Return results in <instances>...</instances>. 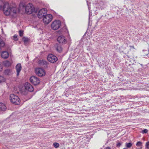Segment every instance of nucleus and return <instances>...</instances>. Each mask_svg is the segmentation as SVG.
I'll return each mask as SVG.
<instances>
[{
  "instance_id": "nucleus-1",
  "label": "nucleus",
  "mask_w": 149,
  "mask_h": 149,
  "mask_svg": "<svg viewBox=\"0 0 149 149\" xmlns=\"http://www.w3.org/2000/svg\"><path fill=\"white\" fill-rule=\"evenodd\" d=\"M3 9L4 14L6 15H10L14 17L17 12V8L11 7L8 3H3L2 0H0V10Z\"/></svg>"
},
{
  "instance_id": "nucleus-2",
  "label": "nucleus",
  "mask_w": 149,
  "mask_h": 149,
  "mask_svg": "<svg viewBox=\"0 0 149 149\" xmlns=\"http://www.w3.org/2000/svg\"><path fill=\"white\" fill-rule=\"evenodd\" d=\"M20 8H25L26 13L28 14H31L34 10V7L31 3H29L26 6L23 2H21L19 4Z\"/></svg>"
},
{
  "instance_id": "nucleus-3",
  "label": "nucleus",
  "mask_w": 149,
  "mask_h": 149,
  "mask_svg": "<svg viewBox=\"0 0 149 149\" xmlns=\"http://www.w3.org/2000/svg\"><path fill=\"white\" fill-rule=\"evenodd\" d=\"M10 102L13 103L18 105L20 104V100L18 97L14 94H11L10 95Z\"/></svg>"
},
{
  "instance_id": "nucleus-4",
  "label": "nucleus",
  "mask_w": 149,
  "mask_h": 149,
  "mask_svg": "<svg viewBox=\"0 0 149 149\" xmlns=\"http://www.w3.org/2000/svg\"><path fill=\"white\" fill-rule=\"evenodd\" d=\"M61 25V23L60 20H55L52 23L51 27L53 30H56L59 29Z\"/></svg>"
},
{
  "instance_id": "nucleus-5",
  "label": "nucleus",
  "mask_w": 149,
  "mask_h": 149,
  "mask_svg": "<svg viewBox=\"0 0 149 149\" xmlns=\"http://www.w3.org/2000/svg\"><path fill=\"white\" fill-rule=\"evenodd\" d=\"M36 74L39 77H42L45 76L46 72L45 70L41 68H36L35 69Z\"/></svg>"
},
{
  "instance_id": "nucleus-6",
  "label": "nucleus",
  "mask_w": 149,
  "mask_h": 149,
  "mask_svg": "<svg viewBox=\"0 0 149 149\" xmlns=\"http://www.w3.org/2000/svg\"><path fill=\"white\" fill-rule=\"evenodd\" d=\"M53 16L51 14H47L43 17V21L45 24H48L52 20Z\"/></svg>"
},
{
  "instance_id": "nucleus-7",
  "label": "nucleus",
  "mask_w": 149,
  "mask_h": 149,
  "mask_svg": "<svg viewBox=\"0 0 149 149\" xmlns=\"http://www.w3.org/2000/svg\"><path fill=\"white\" fill-rule=\"evenodd\" d=\"M47 10L46 8H42L40 10L38 14V16L39 18L43 17L47 14Z\"/></svg>"
},
{
  "instance_id": "nucleus-8",
  "label": "nucleus",
  "mask_w": 149,
  "mask_h": 149,
  "mask_svg": "<svg viewBox=\"0 0 149 149\" xmlns=\"http://www.w3.org/2000/svg\"><path fill=\"white\" fill-rule=\"evenodd\" d=\"M47 59L49 61L52 63L56 62L58 59L56 56L52 54H49L47 57Z\"/></svg>"
},
{
  "instance_id": "nucleus-9",
  "label": "nucleus",
  "mask_w": 149,
  "mask_h": 149,
  "mask_svg": "<svg viewBox=\"0 0 149 149\" xmlns=\"http://www.w3.org/2000/svg\"><path fill=\"white\" fill-rule=\"evenodd\" d=\"M30 82L35 85H36L40 83L39 79L35 76H32L30 78Z\"/></svg>"
},
{
  "instance_id": "nucleus-10",
  "label": "nucleus",
  "mask_w": 149,
  "mask_h": 149,
  "mask_svg": "<svg viewBox=\"0 0 149 149\" xmlns=\"http://www.w3.org/2000/svg\"><path fill=\"white\" fill-rule=\"evenodd\" d=\"M57 40L58 42L61 44H65L66 42V38L62 35L58 36Z\"/></svg>"
},
{
  "instance_id": "nucleus-11",
  "label": "nucleus",
  "mask_w": 149,
  "mask_h": 149,
  "mask_svg": "<svg viewBox=\"0 0 149 149\" xmlns=\"http://www.w3.org/2000/svg\"><path fill=\"white\" fill-rule=\"evenodd\" d=\"M25 89L29 92H32L34 89L33 86L29 83L26 82L24 85Z\"/></svg>"
},
{
  "instance_id": "nucleus-12",
  "label": "nucleus",
  "mask_w": 149,
  "mask_h": 149,
  "mask_svg": "<svg viewBox=\"0 0 149 149\" xmlns=\"http://www.w3.org/2000/svg\"><path fill=\"white\" fill-rule=\"evenodd\" d=\"M16 69L17 71V75L18 76L22 69L21 64L19 63L16 66Z\"/></svg>"
},
{
  "instance_id": "nucleus-13",
  "label": "nucleus",
  "mask_w": 149,
  "mask_h": 149,
  "mask_svg": "<svg viewBox=\"0 0 149 149\" xmlns=\"http://www.w3.org/2000/svg\"><path fill=\"white\" fill-rule=\"evenodd\" d=\"M9 56L8 53L6 51H3L1 53V56L2 58L4 59L7 58Z\"/></svg>"
},
{
  "instance_id": "nucleus-14",
  "label": "nucleus",
  "mask_w": 149,
  "mask_h": 149,
  "mask_svg": "<svg viewBox=\"0 0 149 149\" xmlns=\"http://www.w3.org/2000/svg\"><path fill=\"white\" fill-rule=\"evenodd\" d=\"M38 64L40 66L46 65L47 64V62L44 60H40L38 62Z\"/></svg>"
},
{
  "instance_id": "nucleus-15",
  "label": "nucleus",
  "mask_w": 149,
  "mask_h": 149,
  "mask_svg": "<svg viewBox=\"0 0 149 149\" xmlns=\"http://www.w3.org/2000/svg\"><path fill=\"white\" fill-rule=\"evenodd\" d=\"M55 48L57 51L58 52L61 53L62 52L63 49L61 45L58 44H56L55 45Z\"/></svg>"
},
{
  "instance_id": "nucleus-16",
  "label": "nucleus",
  "mask_w": 149,
  "mask_h": 149,
  "mask_svg": "<svg viewBox=\"0 0 149 149\" xmlns=\"http://www.w3.org/2000/svg\"><path fill=\"white\" fill-rule=\"evenodd\" d=\"M6 107L3 103L0 102V110L5 111L6 110Z\"/></svg>"
},
{
  "instance_id": "nucleus-17",
  "label": "nucleus",
  "mask_w": 149,
  "mask_h": 149,
  "mask_svg": "<svg viewBox=\"0 0 149 149\" xmlns=\"http://www.w3.org/2000/svg\"><path fill=\"white\" fill-rule=\"evenodd\" d=\"M11 63V61H5L3 62L4 65L6 67H8L10 66Z\"/></svg>"
},
{
  "instance_id": "nucleus-18",
  "label": "nucleus",
  "mask_w": 149,
  "mask_h": 149,
  "mask_svg": "<svg viewBox=\"0 0 149 149\" xmlns=\"http://www.w3.org/2000/svg\"><path fill=\"white\" fill-rule=\"evenodd\" d=\"M5 45V43L2 40L1 37L0 36V47H3Z\"/></svg>"
},
{
  "instance_id": "nucleus-19",
  "label": "nucleus",
  "mask_w": 149,
  "mask_h": 149,
  "mask_svg": "<svg viewBox=\"0 0 149 149\" xmlns=\"http://www.w3.org/2000/svg\"><path fill=\"white\" fill-rule=\"evenodd\" d=\"M22 40H23L25 45L27 44L30 40V39L28 38L25 37H24L22 38Z\"/></svg>"
},
{
  "instance_id": "nucleus-20",
  "label": "nucleus",
  "mask_w": 149,
  "mask_h": 149,
  "mask_svg": "<svg viewBox=\"0 0 149 149\" xmlns=\"http://www.w3.org/2000/svg\"><path fill=\"white\" fill-rule=\"evenodd\" d=\"M136 145L137 146L140 147L141 149L142 148V143L141 141L137 142L136 144Z\"/></svg>"
},
{
  "instance_id": "nucleus-21",
  "label": "nucleus",
  "mask_w": 149,
  "mask_h": 149,
  "mask_svg": "<svg viewBox=\"0 0 149 149\" xmlns=\"http://www.w3.org/2000/svg\"><path fill=\"white\" fill-rule=\"evenodd\" d=\"M10 73V70L7 69L5 70L4 72V74L5 75H9Z\"/></svg>"
},
{
  "instance_id": "nucleus-22",
  "label": "nucleus",
  "mask_w": 149,
  "mask_h": 149,
  "mask_svg": "<svg viewBox=\"0 0 149 149\" xmlns=\"http://www.w3.org/2000/svg\"><path fill=\"white\" fill-rule=\"evenodd\" d=\"M5 79L4 77L2 76H0V83L5 82Z\"/></svg>"
},
{
  "instance_id": "nucleus-23",
  "label": "nucleus",
  "mask_w": 149,
  "mask_h": 149,
  "mask_svg": "<svg viewBox=\"0 0 149 149\" xmlns=\"http://www.w3.org/2000/svg\"><path fill=\"white\" fill-rule=\"evenodd\" d=\"M53 146L54 147L57 148L59 146V144L57 143H55L53 144Z\"/></svg>"
},
{
  "instance_id": "nucleus-24",
  "label": "nucleus",
  "mask_w": 149,
  "mask_h": 149,
  "mask_svg": "<svg viewBox=\"0 0 149 149\" xmlns=\"http://www.w3.org/2000/svg\"><path fill=\"white\" fill-rule=\"evenodd\" d=\"M132 144L130 143H128L126 144V146L127 148H130L132 146Z\"/></svg>"
},
{
  "instance_id": "nucleus-25",
  "label": "nucleus",
  "mask_w": 149,
  "mask_h": 149,
  "mask_svg": "<svg viewBox=\"0 0 149 149\" xmlns=\"http://www.w3.org/2000/svg\"><path fill=\"white\" fill-rule=\"evenodd\" d=\"M13 39L15 41H17L18 40L17 35L15 34L13 36Z\"/></svg>"
},
{
  "instance_id": "nucleus-26",
  "label": "nucleus",
  "mask_w": 149,
  "mask_h": 149,
  "mask_svg": "<svg viewBox=\"0 0 149 149\" xmlns=\"http://www.w3.org/2000/svg\"><path fill=\"white\" fill-rule=\"evenodd\" d=\"M19 35L20 36H22L23 35V31H21V30L19 31Z\"/></svg>"
},
{
  "instance_id": "nucleus-27",
  "label": "nucleus",
  "mask_w": 149,
  "mask_h": 149,
  "mask_svg": "<svg viewBox=\"0 0 149 149\" xmlns=\"http://www.w3.org/2000/svg\"><path fill=\"white\" fill-rule=\"evenodd\" d=\"M146 148L147 149H149V141L148 142L146 143Z\"/></svg>"
},
{
  "instance_id": "nucleus-28",
  "label": "nucleus",
  "mask_w": 149,
  "mask_h": 149,
  "mask_svg": "<svg viewBox=\"0 0 149 149\" xmlns=\"http://www.w3.org/2000/svg\"><path fill=\"white\" fill-rule=\"evenodd\" d=\"M3 69V65L2 63L0 62V71H1Z\"/></svg>"
},
{
  "instance_id": "nucleus-29",
  "label": "nucleus",
  "mask_w": 149,
  "mask_h": 149,
  "mask_svg": "<svg viewBox=\"0 0 149 149\" xmlns=\"http://www.w3.org/2000/svg\"><path fill=\"white\" fill-rule=\"evenodd\" d=\"M148 130L146 129H145L144 130L142 131V132L143 133H146L148 132Z\"/></svg>"
},
{
  "instance_id": "nucleus-30",
  "label": "nucleus",
  "mask_w": 149,
  "mask_h": 149,
  "mask_svg": "<svg viewBox=\"0 0 149 149\" xmlns=\"http://www.w3.org/2000/svg\"><path fill=\"white\" fill-rule=\"evenodd\" d=\"M121 144L120 143H119L117 144V146H119L120 145H121Z\"/></svg>"
},
{
  "instance_id": "nucleus-31",
  "label": "nucleus",
  "mask_w": 149,
  "mask_h": 149,
  "mask_svg": "<svg viewBox=\"0 0 149 149\" xmlns=\"http://www.w3.org/2000/svg\"><path fill=\"white\" fill-rule=\"evenodd\" d=\"M105 149H111V148L109 147H107Z\"/></svg>"
},
{
  "instance_id": "nucleus-32",
  "label": "nucleus",
  "mask_w": 149,
  "mask_h": 149,
  "mask_svg": "<svg viewBox=\"0 0 149 149\" xmlns=\"http://www.w3.org/2000/svg\"><path fill=\"white\" fill-rule=\"evenodd\" d=\"M1 47H0V52H1Z\"/></svg>"
},
{
  "instance_id": "nucleus-33",
  "label": "nucleus",
  "mask_w": 149,
  "mask_h": 149,
  "mask_svg": "<svg viewBox=\"0 0 149 149\" xmlns=\"http://www.w3.org/2000/svg\"><path fill=\"white\" fill-rule=\"evenodd\" d=\"M123 149H127L126 148H124Z\"/></svg>"
}]
</instances>
